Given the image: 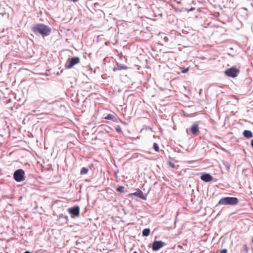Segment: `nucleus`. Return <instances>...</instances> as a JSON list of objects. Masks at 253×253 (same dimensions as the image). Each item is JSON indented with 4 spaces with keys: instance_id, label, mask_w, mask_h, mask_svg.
Masks as SVG:
<instances>
[{
    "instance_id": "obj_5",
    "label": "nucleus",
    "mask_w": 253,
    "mask_h": 253,
    "mask_svg": "<svg viewBox=\"0 0 253 253\" xmlns=\"http://www.w3.org/2000/svg\"><path fill=\"white\" fill-rule=\"evenodd\" d=\"M239 73L240 70L235 67H231L225 71L226 76L232 78L237 77Z\"/></svg>"
},
{
    "instance_id": "obj_7",
    "label": "nucleus",
    "mask_w": 253,
    "mask_h": 253,
    "mask_svg": "<svg viewBox=\"0 0 253 253\" xmlns=\"http://www.w3.org/2000/svg\"><path fill=\"white\" fill-rule=\"evenodd\" d=\"M165 245V243L161 241H154L152 245V250L158 251Z\"/></svg>"
},
{
    "instance_id": "obj_2",
    "label": "nucleus",
    "mask_w": 253,
    "mask_h": 253,
    "mask_svg": "<svg viewBox=\"0 0 253 253\" xmlns=\"http://www.w3.org/2000/svg\"><path fill=\"white\" fill-rule=\"evenodd\" d=\"M238 202L239 200L236 197H225L221 199L218 202V204L222 205H235Z\"/></svg>"
},
{
    "instance_id": "obj_4",
    "label": "nucleus",
    "mask_w": 253,
    "mask_h": 253,
    "mask_svg": "<svg viewBox=\"0 0 253 253\" xmlns=\"http://www.w3.org/2000/svg\"><path fill=\"white\" fill-rule=\"evenodd\" d=\"M80 62V59L78 57H74L68 59L67 63L65 65L66 69H71L74 65L79 64Z\"/></svg>"
},
{
    "instance_id": "obj_14",
    "label": "nucleus",
    "mask_w": 253,
    "mask_h": 253,
    "mask_svg": "<svg viewBox=\"0 0 253 253\" xmlns=\"http://www.w3.org/2000/svg\"><path fill=\"white\" fill-rule=\"evenodd\" d=\"M88 171V169L87 168L84 167L82 168L81 171L80 173L81 175H84L86 174Z\"/></svg>"
},
{
    "instance_id": "obj_17",
    "label": "nucleus",
    "mask_w": 253,
    "mask_h": 253,
    "mask_svg": "<svg viewBox=\"0 0 253 253\" xmlns=\"http://www.w3.org/2000/svg\"><path fill=\"white\" fill-rule=\"evenodd\" d=\"M116 130L117 132H121V127L120 126H118L116 128Z\"/></svg>"
},
{
    "instance_id": "obj_3",
    "label": "nucleus",
    "mask_w": 253,
    "mask_h": 253,
    "mask_svg": "<svg viewBox=\"0 0 253 253\" xmlns=\"http://www.w3.org/2000/svg\"><path fill=\"white\" fill-rule=\"evenodd\" d=\"M13 177L17 182H21L25 180V172L22 169H19L15 171Z\"/></svg>"
},
{
    "instance_id": "obj_6",
    "label": "nucleus",
    "mask_w": 253,
    "mask_h": 253,
    "mask_svg": "<svg viewBox=\"0 0 253 253\" xmlns=\"http://www.w3.org/2000/svg\"><path fill=\"white\" fill-rule=\"evenodd\" d=\"M68 212L72 215V217L78 216L80 215V208L78 206L68 209Z\"/></svg>"
},
{
    "instance_id": "obj_18",
    "label": "nucleus",
    "mask_w": 253,
    "mask_h": 253,
    "mask_svg": "<svg viewBox=\"0 0 253 253\" xmlns=\"http://www.w3.org/2000/svg\"><path fill=\"white\" fill-rule=\"evenodd\" d=\"M169 165L172 168H175V165L170 161L169 162Z\"/></svg>"
},
{
    "instance_id": "obj_16",
    "label": "nucleus",
    "mask_w": 253,
    "mask_h": 253,
    "mask_svg": "<svg viewBox=\"0 0 253 253\" xmlns=\"http://www.w3.org/2000/svg\"><path fill=\"white\" fill-rule=\"evenodd\" d=\"M153 148L156 152L159 151V147L158 146V144L156 143H154L153 144Z\"/></svg>"
},
{
    "instance_id": "obj_21",
    "label": "nucleus",
    "mask_w": 253,
    "mask_h": 253,
    "mask_svg": "<svg viewBox=\"0 0 253 253\" xmlns=\"http://www.w3.org/2000/svg\"><path fill=\"white\" fill-rule=\"evenodd\" d=\"M251 145L253 147V140H252L251 141Z\"/></svg>"
},
{
    "instance_id": "obj_20",
    "label": "nucleus",
    "mask_w": 253,
    "mask_h": 253,
    "mask_svg": "<svg viewBox=\"0 0 253 253\" xmlns=\"http://www.w3.org/2000/svg\"><path fill=\"white\" fill-rule=\"evenodd\" d=\"M188 68H186V69H185V70H183V71H182V72L183 73H186L187 72H188Z\"/></svg>"
},
{
    "instance_id": "obj_23",
    "label": "nucleus",
    "mask_w": 253,
    "mask_h": 253,
    "mask_svg": "<svg viewBox=\"0 0 253 253\" xmlns=\"http://www.w3.org/2000/svg\"><path fill=\"white\" fill-rule=\"evenodd\" d=\"M252 243H253V238H252Z\"/></svg>"
},
{
    "instance_id": "obj_1",
    "label": "nucleus",
    "mask_w": 253,
    "mask_h": 253,
    "mask_svg": "<svg viewBox=\"0 0 253 253\" xmlns=\"http://www.w3.org/2000/svg\"><path fill=\"white\" fill-rule=\"evenodd\" d=\"M32 31L35 34H39L43 37L48 36L51 33V28L43 24H37L32 27Z\"/></svg>"
},
{
    "instance_id": "obj_8",
    "label": "nucleus",
    "mask_w": 253,
    "mask_h": 253,
    "mask_svg": "<svg viewBox=\"0 0 253 253\" xmlns=\"http://www.w3.org/2000/svg\"><path fill=\"white\" fill-rule=\"evenodd\" d=\"M104 119L106 120H111L114 122H118V121L119 120V119L117 115L115 113L107 115V116L104 117Z\"/></svg>"
},
{
    "instance_id": "obj_22",
    "label": "nucleus",
    "mask_w": 253,
    "mask_h": 253,
    "mask_svg": "<svg viewBox=\"0 0 253 253\" xmlns=\"http://www.w3.org/2000/svg\"><path fill=\"white\" fill-rule=\"evenodd\" d=\"M24 253H31L29 251H26Z\"/></svg>"
},
{
    "instance_id": "obj_19",
    "label": "nucleus",
    "mask_w": 253,
    "mask_h": 253,
    "mask_svg": "<svg viewBox=\"0 0 253 253\" xmlns=\"http://www.w3.org/2000/svg\"><path fill=\"white\" fill-rule=\"evenodd\" d=\"M227 251L226 249H223V250H221L220 253H227Z\"/></svg>"
},
{
    "instance_id": "obj_9",
    "label": "nucleus",
    "mask_w": 253,
    "mask_h": 253,
    "mask_svg": "<svg viewBox=\"0 0 253 253\" xmlns=\"http://www.w3.org/2000/svg\"><path fill=\"white\" fill-rule=\"evenodd\" d=\"M190 131L193 134L197 135L200 131L198 124L194 123L191 127Z\"/></svg>"
},
{
    "instance_id": "obj_12",
    "label": "nucleus",
    "mask_w": 253,
    "mask_h": 253,
    "mask_svg": "<svg viewBox=\"0 0 253 253\" xmlns=\"http://www.w3.org/2000/svg\"><path fill=\"white\" fill-rule=\"evenodd\" d=\"M243 135L247 138H251L253 136V133L250 130H245L243 132Z\"/></svg>"
},
{
    "instance_id": "obj_13",
    "label": "nucleus",
    "mask_w": 253,
    "mask_h": 253,
    "mask_svg": "<svg viewBox=\"0 0 253 253\" xmlns=\"http://www.w3.org/2000/svg\"><path fill=\"white\" fill-rule=\"evenodd\" d=\"M150 233V230L149 228L144 229L142 232V235L144 236H148Z\"/></svg>"
},
{
    "instance_id": "obj_11",
    "label": "nucleus",
    "mask_w": 253,
    "mask_h": 253,
    "mask_svg": "<svg viewBox=\"0 0 253 253\" xmlns=\"http://www.w3.org/2000/svg\"><path fill=\"white\" fill-rule=\"evenodd\" d=\"M201 179L202 180L208 182L212 180V177L210 174L205 173L201 175Z\"/></svg>"
},
{
    "instance_id": "obj_10",
    "label": "nucleus",
    "mask_w": 253,
    "mask_h": 253,
    "mask_svg": "<svg viewBox=\"0 0 253 253\" xmlns=\"http://www.w3.org/2000/svg\"><path fill=\"white\" fill-rule=\"evenodd\" d=\"M129 195H134L144 200L146 199V196L140 189H138L135 192L129 194Z\"/></svg>"
},
{
    "instance_id": "obj_15",
    "label": "nucleus",
    "mask_w": 253,
    "mask_h": 253,
    "mask_svg": "<svg viewBox=\"0 0 253 253\" xmlns=\"http://www.w3.org/2000/svg\"><path fill=\"white\" fill-rule=\"evenodd\" d=\"M124 189H125L124 186H120L117 188L116 190H117V191H118L119 192L123 193L124 192Z\"/></svg>"
},
{
    "instance_id": "obj_24",
    "label": "nucleus",
    "mask_w": 253,
    "mask_h": 253,
    "mask_svg": "<svg viewBox=\"0 0 253 253\" xmlns=\"http://www.w3.org/2000/svg\"><path fill=\"white\" fill-rule=\"evenodd\" d=\"M133 253H137L136 251L133 252Z\"/></svg>"
}]
</instances>
